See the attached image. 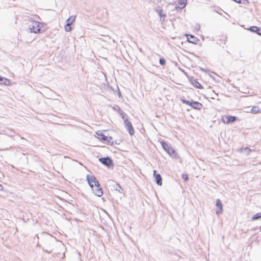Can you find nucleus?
Returning <instances> with one entry per match:
<instances>
[{
  "instance_id": "obj_1",
  "label": "nucleus",
  "mask_w": 261,
  "mask_h": 261,
  "mask_svg": "<svg viewBox=\"0 0 261 261\" xmlns=\"http://www.w3.org/2000/svg\"><path fill=\"white\" fill-rule=\"evenodd\" d=\"M161 145L164 149V150L171 156L174 157L175 158H178V156H176L177 154L175 152V149L171 146V145H169L168 143H167L165 141H162L161 142Z\"/></svg>"
},
{
  "instance_id": "obj_2",
  "label": "nucleus",
  "mask_w": 261,
  "mask_h": 261,
  "mask_svg": "<svg viewBox=\"0 0 261 261\" xmlns=\"http://www.w3.org/2000/svg\"><path fill=\"white\" fill-rule=\"evenodd\" d=\"M181 101L183 103L189 105L193 109L196 110H200L203 107L202 103L199 102L198 101H195L193 100L189 101L184 98H181Z\"/></svg>"
},
{
  "instance_id": "obj_3",
  "label": "nucleus",
  "mask_w": 261,
  "mask_h": 261,
  "mask_svg": "<svg viewBox=\"0 0 261 261\" xmlns=\"http://www.w3.org/2000/svg\"><path fill=\"white\" fill-rule=\"evenodd\" d=\"M30 32L34 33H39L40 32V27L39 22L33 21L29 25Z\"/></svg>"
},
{
  "instance_id": "obj_4",
  "label": "nucleus",
  "mask_w": 261,
  "mask_h": 261,
  "mask_svg": "<svg viewBox=\"0 0 261 261\" xmlns=\"http://www.w3.org/2000/svg\"><path fill=\"white\" fill-rule=\"evenodd\" d=\"M98 161L101 164L109 168L114 166L113 160L109 156L100 158H99Z\"/></svg>"
},
{
  "instance_id": "obj_5",
  "label": "nucleus",
  "mask_w": 261,
  "mask_h": 261,
  "mask_svg": "<svg viewBox=\"0 0 261 261\" xmlns=\"http://www.w3.org/2000/svg\"><path fill=\"white\" fill-rule=\"evenodd\" d=\"M86 178L91 188H93V187L95 185H98L99 182L94 176L87 175Z\"/></svg>"
},
{
  "instance_id": "obj_6",
  "label": "nucleus",
  "mask_w": 261,
  "mask_h": 261,
  "mask_svg": "<svg viewBox=\"0 0 261 261\" xmlns=\"http://www.w3.org/2000/svg\"><path fill=\"white\" fill-rule=\"evenodd\" d=\"M125 128L130 136L134 134L135 131L132 123L128 120H125L124 122Z\"/></svg>"
},
{
  "instance_id": "obj_7",
  "label": "nucleus",
  "mask_w": 261,
  "mask_h": 261,
  "mask_svg": "<svg viewBox=\"0 0 261 261\" xmlns=\"http://www.w3.org/2000/svg\"><path fill=\"white\" fill-rule=\"evenodd\" d=\"M91 189L96 196L101 197L102 195L103 191L100 186L99 183H98V185H95Z\"/></svg>"
},
{
  "instance_id": "obj_8",
  "label": "nucleus",
  "mask_w": 261,
  "mask_h": 261,
  "mask_svg": "<svg viewBox=\"0 0 261 261\" xmlns=\"http://www.w3.org/2000/svg\"><path fill=\"white\" fill-rule=\"evenodd\" d=\"M189 81L191 85H192L194 87L200 89L203 88V86L197 81V80L193 77L189 78Z\"/></svg>"
},
{
  "instance_id": "obj_9",
  "label": "nucleus",
  "mask_w": 261,
  "mask_h": 261,
  "mask_svg": "<svg viewBox=\"0 0 261 261\" xmlns=\"http://www.w3.org/2000/svg\"><path fill=\"white\" fill-rule=\"evenodd\" d=\"M153 176L155 178V181L159 186L162 185V177L160 174H156V170L153 171Z\"/></svg>"
},
{
  "instance_id": "obj_10",
  "label": "nucleus",
  "mask_w": 261,
  "mask_h": 261,
  "mask_svg": "<svg viewBox=\"0 0 261 261\" xmlns=\"http://www.w3.org/2000/svg\"><path fill=\"white\" fill-rule=\"evenodd\" d=\"M225 119L226 120L223 119V121L224 123L228 124L236 121L238 118L236 116H227Z\"/></svg>"
},
{
  "instance_id": "obj_11",
  "label": "nucleus",
  "mask_w": 261,
  "mask_h": 261,
  "mask_svg": "<svg viewBox=\"0 0 261 261\" xmlns=\"http://www.w3.org/2000/svg\"><path fill=\"white\" fill-rule=\"evenodd\" d=\"M216 205L219 208V210L216 211V213L217 215H219L221 214L223 211V205L221 201L219 199H217Z\"/></svg>"
},
{
  "instance_id": "obj_12",
  "label": "nucleus",
  "mask_w": 261,
  "mask_h": 261,
  "mask_svg": "<svg viewBox=\"0 0 261 261\" xmlns=\"http://www.w3.org/2000/svg\"><path fill=\"white\" fill-rule=\"evenodd\" d=\"M148 71L155 75H159V71H158V66H147L146 68Z\"/></svg>"
},
{
  "instance_id": "obj_13",
  "label": "nucleus",
  "mask_w": 261,
  "mask_h": 261,
  "mask_svg": "<svg viewBox=\"0 0 261 261\" xmlns=\"http://www.w3.org/2000/svg\"><path fill=\"white\" fill-rule=\"evenodd\" d=\"M0 84L8 86L10 84V81L5 77L0 76Z\"/></svg>"
},
{
  "instance_id": "obj_14",
  "label": "nucleus",
  "mask_w": 261,
  "mask_h": 261,
  "mask_svg": "<svg viewBox=\"0 0 261 261\" xmlns=\"http://www.w3.org/2000/svg\"><path fill=\"white\" fill-rule=\"evenodd\" d=\"M113 187L115 190L118 191L120 193H123V190L119 184L114 182Z\"/></svg>"
},
{
  "instance_id": "obj_15",
  "label": "nucleus",
  "mask_w": 261,
  "mask_h": 261,
  "mask_svg": "<svg viewBox=\"0 0 261 261\" xmlns=\"http://www.w3.org/2000/svg\"><path fill=\"white\" fill-rule=\"evenodd\" d=\"M249 30L251 32H256L257 34L261 36V29L257 27L252 26L251 27Z\"/></svg>"
},
{
  "instance_id": "obj_16",
  "label": "nucleus",
  "mask_w": 261,
  "mask_h": 261,
  "mask_svg": "<svg viewBox=\"0 0 261 261\" xmlns=\"http://www.w3.org/2000/svg\"><path fill=\"white\" fill-rule=\"evenodd\" d=\"M75 16H70L66 20L67 21V27H69L71 25L72 22L75 20Z\"/></svg>"
},
{
  "instance_id": "obj_17",
  "label": "nucleus",
  "mask_w": 261,
  "mask_h": 261,
  "mask_svg": "<svg viewBox=\"0 0 261 261\" xmlns=\"http://www.w3.org/2000/svg\"><path fill=\"white\" fill-rule=\"evenodd\" d=\"M187 0H179L178 3V4L180 6L178 7V8L180 9H183L185 7L187 4Z\"/></svg>"
},
{
  "instance_id": "obj_18",
  "label": "nucleus",
  "mask_w": 261,
  "mask_h": 261,
  "mask_svg": "<svg viewBox=\"0 0 261 261\" xmlns=\"http://www.w3.org/2000/svg\"><path fill=\"white\" fill-rule=\"evenodd\" d=\"M97 135L99 136V139L103 141H106V140L108 139V137L104 135L102 133H97Z\"/></svg>"
},
{
  "instance_id": "obj_19",
  "label": "nucleus",
  "mask_w": 261,
  "mask_h": 261,
  "mask_svg": "<svg viewBox=\"0 0 261 261\" xmlns=\"http://www.w3.org/2000/svg\"><path fill=\"white\" fill-rule=\"evenodd\" d=\"M119 114L120 115L121 118L124 120V122H125V120H128L127 119V115L122 111L119 110Z\"/></svg>"
},
{
  "instance_id": "obj_20",
  "label": "nucleus",
  "mask_w": 261,
  "mask_h": 261,
  "mask_svg": "<svg viewBox=\"0 0 261 261\" xmlns=\"http://www.w3.org/2000/svg\"><path fill=\"white\" fill-rule=\"evenodd\" d=\"M188 40L189 42L195 43L197 40V38L192 35H190V38L187 37Z\"/></svg>"
},
{
  "instance_id": "obj_21",
  "label": "nucleus",
  "mask_w": 261,
  "mask_h": 261,
  "mask_svg": "<svg viewBox=\"0 0 261 261\" xmlns=\"http://www.w3.org/2000/svg\"><path fill=\"white\" fill-rule=\"evenodd\" d=\"M261 218V213H257L255 214L251 218L252 220H256Z\"/></svg>"
},
{
  "instance_id": "obj_22",
  "label": "nucleus",
  "mask_w": 261,
  "mask_h": 261,
  "mask_svg": "<svg viewBox=\"0 0 261 261\" xmlns=\"http://www.w3.org/2000/svg\"><path fill=\"white\" fill-rule=\"evenodd\" d=\"M259 109L258 107L254 106L251 110V112L253 113L256 114L259 112Z\"/></svg>"
},
{
  "instance_id": "obj_23",
  "label": "nucleus",
  "mask_w": 261,
  "mask_h": 261,
  "mask_svg": "<svg viewBox=\"0 0 261 261\" xmlns=\"http://www.w3.org/2000/svg\"><path fill=\"white\" fill-rule=\"evenodd\" d=\"M113 138L112 137H108V139L106 140V142H107L108 143L111 144V145L114 144V142L112 141Z\"/></svg>"
},
{
  "instance_id": "obj_24",
  "label": "nucleus",
  "mask_w": 261,
  "mask_h": 261,
  "mask_svg": "<svg viewBox=\"0 0 261 261\" xmlns=\"http://www.w3.org/2000/svg\"><path fill=\"white\" fill-rule=\"evenodd\" d=\"M241 150H244V151H245L247 153V154H249V153L251 152V149L248 147H246V148H242Z\"/></svg>"
},
{
  "instance_id": "obj_25",
  "label": "nucleus",
  "mask_w": 261,
  "mask_h": 261,
  "mask_svg": "<svg viewBox=\"0 0 261 261\" xmlns=\"http://www.w3.org/2000/svg\"><path fill=\"white\" fill-rule=\"evenodd\" d=\"M71 30L72 28H71L70 25H69V27H67L66 24V26L65 27V30L66 32H70V31H71Z\"/></svg>"
},
{
  "instance_id": "obj_26",
  "label": "nucleus",
  "mask_w": 261,
  "mask_h": 261,
  "mask_svg": "<svg viewBox=\"0 0 261 261\" xmlns=\"http://www.w3.org/2000/svg\"><path fill=\"white\" fill-rule=\"evenodd\" d=\"M182 177L185 181H187L189 179V177L187 174H182Z\"/></svg>"
},
{
  "instance_id": "obj_27",
  "label": "nucleus",
  "mask_w": 261,
  "mask_h": 261,
  "mask_svg": "<svg viewBox=\"0 0 261 261\" xmlns=\"http://www.w3.org/2000/svg\"><path fill=\"white\" fill-rule=\"evenodd\" d=\"M160 63L161 65H164L165 64V59H163V58H161L160 59Z\"/></svg>"
},
{
  "instance_id": "obj_28",
  "label": "nucleus",
  "mask_w": 261,
  "mask_h": 261,
  "mask_svg": "<svg viewBox=\"0 0 261 261\" xmlns=\"http://www.w3.org/2000/svg\"><path fill=\"white\" fill-rule=\"evenodd\" d=\"M208 74L210 75V76L213 77V74H215V73L213 72L210 71Z\"/></svg>"
},
{
  "instance_id": "obj_29",
  "label": "nucleus",
  "mask_w": 261,
  "mask_h": 261,
  "mask_svg": "<svg viewBox=\"0 0 261 261\" xmlns=\"http://www.w3.org/2000/svg\"><path fill=\"white\" fill-rule=\"evenodd\" d=\"M118 95L119 96V97L120 98L121 97H122V95H121V92L119 90L118 92Z\"/></svg>"
},
{
  "instance_id": "obj_30",
  "label": "nucleus",
  "mask_w": 261,
  "mask_h": 261,
  "mask_svg": "<svg viewBox=\"0 0 261 261\" xmlns=\"http://www.w3.org/2000/svg\"><path fill=\"white\" fill-rule=\"evenodd\" d=\"M3 187L2 185L0 184V191L3 190Z\"/></svg>"
},
{
  "instance_id": "obj_31",
  "label": "nucleus",
  "mask_w": 261,
  "mask_h": 261,
  "mask_svg": "<svg viewBox=\"0 0 261 261\" xmlns=\"http://www.w3.org/2000/svg\"><path fill=\"white\" fill-rule=\"evenodd\" d=\"M178 69H180V70H181L182 71H183V72H184V73H185L186 75H187L186 72H184L182 70H181V69H180V67H178Z\"/></svg>"
},
{
  "instance_id": "obj_32",
  "label": "nucleus",
  "mask_w": 261,
  "mask_h": 261,
  "mask_svg": "<svg viewBox=\"0 0 261 261\" xmlns=\"http://www.w3.org/2000/svg\"><path fill=\"white\" fill-rule=\"evenodd\" d=\"M200 69H201V70H205V69H203V68H202V67H200Z\"/></svg>"
},
{
  "instance_id": "obj_33",
  "label": "nucleus",
  "mask_w": 261,
  "mask_h": 261,
  "mask_svg": "<svg viewBox=\"0 0 261 261\" xmlns=\"http://www.w3.org/2000/svg\"><path fill=\"white\" fill-rule=\"evenodd\" d=\"M160 16H162L161 12H160Z\"/></svg>"
},
{
  "instance_id": "obj_34",
  "label": "nucleus",
  "mask_w": 261,
  "mask_h": 261,
  "mask_svg": "<svg viewBox=\"0 0 261 261\" xmlns=\"http://www.w3.org/2000/svg\"><path fill=\"white\" fill-rule=\"evenodd\" d=\"M260 230H261V226H260Z\"/></svg>"
}]
</instances>
